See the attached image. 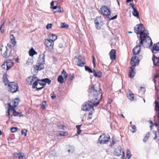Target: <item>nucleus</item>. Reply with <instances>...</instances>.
Returning a JSON list of instances; mask_svg holds the SVG:
<instances>
[{"label":"nucleus","mask_w":159,"mask_h":159,"mask_svg":"<svg viewBox=\"0 0 159 159\" xmlns=\"http://www.w3.org/2000/svg\"><path fill=\"white\" fill-rule=\"evenodd\" d=\"M89 93V96L91 97H93L92 101H88L85 102L83 105V110L87 111L90 109H93V105L95 107L97 106L101 100L102 94L100 92V89L97 90L94 86H92L88 90Z\"/></svg>","instance_id":"f257e3e1"},{"label":"nucleus","mask_w":159,"mask_h":159,"mask_svg":"<svg viewBox=\"0 0 159 159\" xmlns=\"http://www.w3.org/2000/svg\"><path fill=\"white\" fill-rule=\"evenodd\" d=\"M134 32L137 34H140L139 40L140 44H142L144 42L146 45L151 47L153 43L151 38L149 35L148 32L145 30L143 25L142 24L137 25L134 28Z\"/></svg>","instance_id":"f03ea898"},{"label":"nucleus","mask_w":159,"mask_h":159,"mask_svg":"<svg viewBox=\"0 0 159 159\" xmlns=\"http://www.w3.org/2000/svg\"><path fill=\"white\" fill-rule=\"evenodd\" d=\"M19 100L18 98H16V99L13 100L10 103H8V109L7 111V116H9V118H10V113L12 112L13 115H11V116H17L20 114V113L16 111L15 110V108L19 104Z\"/></svg>","instance_id":"7ed1b4c3"},{"label":"nucleus","mask_w":159,"mask_h":159,"mask_svg":"<svg viewBox=\"0 0 159 159\" xmlns=\"http://www.w3.org/2000/svg\"><path fill=\"white\" fill-rule=\"evenodd\" d=\"M100 11L102 14L107 16L109 20H114L117 18V15H116L114 17H111L110 14L111 11L107 6H102L100 9Z\"/></svg>","instance_id":"20e7f679"},{"label":"nucleus","mask_w":159,"mask_h":159,"mask_svg":"<svg viewBox=\"0 0 159 159\" xmlns=\"http://www.w3.org/2000/svg\"><path fill=\"white\" fill-rule=\"evenodd\" d=\"M26 80L28 84L30 85L33 84V88H35L37 86V81L38 80V78L35 75H34L28 77Z\"/></svg>","instance_id":"39448f33"},{"label":"nucleus","mask_w":159,"mask_h":159,"mask_svg":"<svg viewBox=\"0 0 159 159\" xmlns=\"http://www.w3.org/2000/svg\"><path fill=\"white\" fill-rule=\"evenodd\" d=\"M39 58V61L41 62H39L37 64L35 65H34V67L35 71L38 72L39 70H41L43 69L44 68L43 64L44 63V57H43L41 60Z\"/></svg>","instance_id":"423d86ee"},{"label":"nucleus","mask_w":159,"mask_h":159,"mask_svg":"<svg viewBox=\"0 0 159 159\" xmlns=\"http://www.w3.org/2000/svg\"><path fill=\"white\" fill-rule=\"evenodd\" d=\"M9 91L11 93H15L18 91L19 87L18 84L14 82H10L8 85Z\"/></svg>","instance_id":"0eeeda50"},{"label":"nucleus","mask_w":159,"mask_h":159,"mask_svg":"<svg viewBox=\"0 0 159 159\" xmlns=\"http://www.w3.org/2000/svg\"><path fill=\"white\" fill-rule=\"evenodd\" d=\"M110 139V136L108 135L103 134L101 135L98 139V143L101 144L106 143Z\"/></svg>","instance_id":"6e6552de"},{"label":"nucleus","mask_w":159,"mask_h":159,"mask_svg":"<svg viewBox=\"0 0 159 159\" xmlns=\"http://www.w3.org/2000/svg\"><path fill=\"white\" fill-rule=\"evenodd\" d=\"M44 44L48 48L49 50L51 51L53 48L54 41L51 39H46L44 40Z\"/></svg>","instance_id":"1a4fd4ad"},{"label":"nucleus","mask_w":159,"mask_h":159,"mask_svg":"<svg viewBox=\"0 0 159 159\" xmlns=\"http://www.w3.org/2000/svg\"><path fill=\"white\" fill-rule=\"evenodd\" d=\"M75 58L77 61H76L77 65L80 66H83L86 64L84 58L79 56L78 57H76Z\"/></svg>","instance_id":"9d476101"},{"label":"nucleus","mask_w":159,"mask_h":159,"mask_svg":"<svg viewBox=\"0 0 159 159\" xmlns=\"http://www.w3.org/2000/svg\"><path fill=\"white\" fill-rule=\"evenodd\" d=\"M156 96L157 97L155 101V110L157 112V116L158 118V121L159 122V96L157 94V92Z\"/></svg>","instance_id":"9b49d317"},{"label":"nucleus","mask_w":159,"mask_h":159,"mask_svg":"<svg viewBox=\"0 0 159 159\" xmlns=\"http://www.w3.org/2000/svg\"><path fill=\"white\" fill-rule=\"evenodd\" d=\"M143 43L142 44L140 45V42H139V45L136 46L133 49V52L134 54L136 55L139 54L141 49V46H143Z\"/></svg>","instance_id":"f8f14e48"},{"label":"nucleus","mask_w":159,"mask_h":159,"mask_svg":"<svg viewBox=\"0 0 159 159\" xmlns=\"http://www.w3.org/2000/svg\"><path fill=\"white\" fill-rule=\"evenodd\" d=\"M115 154L116 156H119L120 155H122V159H124L125 158V155L124 152L122 151L121 149L119 148H116L115 150Z\"/></svg>","instance_id":"ddd939ff"},{"label":"nucleus","mask_w":159,"mask_h":159,"mask_svg":"<svg viewBox=\"0 0 159 159\" xmlns=\"http://www.w3.org/2000/svg\"><path fill=\"white\" fill-rule=\"evenodd\" d=\"M139 58L136 56L133 57L131 59L130 64L132 66H134L138 65L139 62Z\"/></svg>","instance_id":"4468645a"},{"label":"nucleus","mask_w":159,"mask_h":159,"mask_svg":"<svg viewBox=\"0 0 159 159\" xmlns=\"http://www.w3.org/2000/svg\"><path fill=\"white\" fill-rule=\"evenodd\" d=\"M152 51L153 54H155L159 53V42L153 45Z\"/></svg>","instance_id":"2eb2a0df"},{"label":"nucleus","mask_w":159,"mask_h":159,"mask_svg":"<svg viewBox=\"0 0 159 159\" xmlns=\"http://www.w3.org/2000/svg\"><path fill=\"white\" fill-rule=\"evenodd\" d=\"M37 86L38 85H40L41 87H40L39 86H38V87H37V86L35 88H36V90L37 91H39L40 90L42 89L43 87L45 86V85L44 84V83L42 81H41V80H40L38 78V80L37 81Z\"/></svg>","instance_id":"dca6fc26"},{"label":"nucleus","mask_w":159,"mask_h":159,"mask_svg":"<svg viewBox=\"0 0 159 159\" xmlns=\"http://www.w3.org/2000/svg\"><path fill=\"white\" fill-rule=\"evenodd\" d=\"M14 157L19 159H25L24 153L21 152H15L13 155Z\"/></svg>","instance_id":"f3484780"},{"label":"nucleus","mask_w":159,"mask_h":159,"mask_svg":"<svg viewBox=\"0 0 159 159\" xmlns=\"http://www.w3.org/2000/svg\"><path fill=\"white\" fill-rule=\"evenodd\" d=\"M116 51L114 49H112L109 53V55L110 59L112 60H114L116 59Z\"/></svg>","instance_id":"a211bd4d"},{"label":"nucleus","mask_w":159,"mask_h":159,"mask_svg":"<svg viewBox=\"0 0 159 159\" xmlns=\"http://www.w3.org/2000/svg\"><path fill=\"white\" fill-rule=\"evenodd\" d=\"M14 63L11 60H7L6 61L7 70H8L11 68L13 65Z\"/></svg>","instance_id":"6ab92c4d"},{"label":"nucleus","mask_w":159,"mask_h":159,"mask_svg":"<svg viewBox=\"0 0 159 159\" xmlns=\"http://www.w3.org/2000/svg\"><path fill=\"white\" fill-rule=\"evenodd\" d=\"M101 17H98L96 18L94 22L96 28L98 29H99L100 28V26H99V25L101 22Z\"/></svg>","instance_id":"aec40b11"},{"label":"nucleus","mask_w":159,"mask_h":159,"mask_svg":"<svg viewBox=\"0 0 159 159\" xmlns=\"http://www.w3.org/2000/svg\"><path fill=\"white\" fill-rule=\"evenodd\" d=\"M152 60L154 65L159 67V58L153 55Z\"/></svg>","instance_id":"412c9836"},{"label":"nucleus","mask_w":159,"mask_h":159,"mask_svg":"<svg viewBox=\"0 0 159 159\" xmlns=\"http://www.w3.org/2000/svg\"><path fill=\"white\" fill-rule=\"evenodd\" d=\"M132 8L133 9V11L132 14L133 16L136 17L137 18H139V13L137 11L136 9L134 7V6H132Z\"/></svg>","instance_id":"4be33fe9"},{"label":"nucleus","mask_w":159,"mask_h":159,"mask_svg":"<svg viewBox=\"0 0 159 159\" xmlns=\"http://www.w3.org/2000/svg\"><path fill=\"white\" fill-rule=\"evenodd\" d=\"M130 69L129 77L130 78H133L134 76L135 72L132 67H130Z\"/></svg>","instance_id":"5701e85b"},{"label":"nucleus","mask_w":159,"mask_h":159,"mask_svg":"<svg viewBox=\"0 0 159 159\" xmlns=\"http://www.w3.org/2000/svg\"><path fill=\"white\" fill-rule=\"evenodd\" d=\"M3 82L5 85H8V84L10 83L7 79V74H5L3 75Z\"/></svg>","instance_id":"b1692460"},{"label":"nucleus","mask_w":159,"mask_h":159,"mask_svg":"<svg viewBox=\"0 0 159 159\" xmlns=\"http://www.w3.org/2000/svg\"><path fill=\"white\" fill-rule=\"evenodd\" d=\"M10 54V52L8 50L7 48L5 52L2 54V56L3 58H7L9 57Z\"/></svg>","instance_id":"393cba45"},{"label":"nucleus","mask_w":159,"mask_h":159,"mask_svg":"<svg viewBox=\"0 0 159 159\" xmlns=\"http://www.w3.org/2000/svg\"><path fill=\"white\" fill-rule=\"evenodd\" d=\"M41 81L44 83L45 85L46 84V83H47L48 84H50L51 82V80L48 78L42 79Z\"/></svg>","instance_id":"a878e982"},{"label":"nucleus","mask_w":159,"mask_h":159,"mask_svg":"<svg viewBox=\"0 0 159 159\" xmlns=\"http://www.w3.org/2000/svg\"><path fill=\"white\" fill-rule=\"evenodd\" d=\"M10 40L11 43L13 45V46H14L16 44V41L15 38L13 35H11L10 36Z\"/></svg>","instance_id":"bb28decb"},{"label":"nucleus","mask_w":159,"mask_h":159,"mask_svg":"<svg viewBox=\"0 0 159 159\" xmlns=\"http://www.w3.org/2000/svg\"><path fill=\"white\" fill-rule=\"evenodd\" d=\"M93 75L96 77H100L101 76V72L98 71L94 70L93 72Z\"/></svg>","instance_id":"cd10ccee"},{"label":"nucleus","mask_w":159,"mask_h":159,"mask_svg":"<svg viewBox=\"0 0 159 159\" xmlns=\"http://www.w3.org/2000/svg\"><path fill=\"white\" fill-rule=\"evenodd\" d=\"M35 53H36V51L33 48L30 49L29 51V55L31 56H33Z\"/></svg>","instance_id":"c85d7f7f"},{"label":"nucleus","mask_w":159,"mask_h":159,"mask_svg":"<svg viewBox=\"0 0 159 159\" xmlns=\"http://www.w3.org/2000/svg\"><path fill=\"white\" fill-rule=\"evenodd\" d=\"M57 81L58 82L62 84L63 82V78L61 75L58 76L57 79Z\"/></svg>","instance_id":"c756f323"},{"label":"nucleus","mask_w":159,"mask_h":159,"mask_svg":"<svg viewBox=\"0 0 159 159\" xmlns=\"http://www.w3.org/2000/svg\"><path fill=\"white\" fill-rule=\"evenodd\" d=\"M150 135V133L149 132H148L146 134L145 136L144 137L143 139V141L144 142H146L148 140V139Z\"/></svg>","instance_id":"7c9ffc66"},{"label":"nucleus","mask_w":159,"mask_h":159,"mask_svg":"<svg viewBox=\"0 0 159 159\" xmlns=\"http://www.w3.org/2000/svg\"><path fill=\"white\" fill-rule=\"evenodd\" d=\"M126 156L128 159H130L132 155L130 153V151L129 149H127L126 152Z\"/></svg>","instance_id":"2f4dec72"},{"label":"nucleus","mask_w":159,"mask_h":159,"mask_svg":"<svg viewBox=\"0 0 159 159\" xmlns=\"http://www.w3.org/2000/svg\"><path fill=\"white\" fill-rule=\"evenodd\" d=\"M128 97L129 99L131 101H133L134 100V95L133 93H130L129 95L128 96Z\"/></svg>","instance_id":"473e14b6"},{"label":"nucleus","mask_w":159,"mask_h":159,"mask_svg":"<svg viewBox=\"0 0 159 159\" xmlns=\"http://www.w3.org/2000/svg\"><path fill=\"white\" fill-rule=\"evenodd\" d=\"M131 127L132 129V130H131V132L133 133L137 131V128L134 125H131Z\"/></svg>","instance_id":"72a5a7b5"},{"label":"nucleus","mask_w":159,"mask_h":159,"mask_svg":"<svg viewBox=\"0 0 159 159\" xmlns=\"http://www.w3.org/2000/svg\"><path fill=\"white\" fill-rule=\"evenodd\" d=\"M33 62V60L32 58H29L27 60L26 64L27 65H32Z\"/></svg>","instance_id":"f704fd0d"},{"label":"nucleus","mask_w":159,"mask_h":159,"mask_svg":"<svg viewBox=\"0 0 159 159\" xmlns=\"http://www.w3.org/2000/svg\"><path fill=\"white\" fill-rule=\"evenodd\" d=\"M81 125H77L76 126V127L77 128V132L78 134H80L81 132V130L80 129V128Z\"/></svg>","instance_id":"c9c22d12"},{"label":"nucleus","mask_w":159,"mask_h":159,"mask_svg":"<svg viewBox=\"0 0 159 159\" xmlns=\"http://www.w3.org/2000/svg\"><path fill=\"white\" fill-rule=\"evenodd\" d=\"M61 28H65L68 27L69 26L68 25L66 24L65 23H61Z\"/></svg>","instance_id":"e433bc0d"},{"label":"nucleus","mask_w":159,"mask_h":159,"mask_svg":"<svg viewBox=\"0 0 159 159\" xmlns=\"http://www.w3.org/2000/svg\"><path fill=\"white\" fill-rule=\"evenodd\" d=\"M49 36L50 37H52V39L54 41H55L57 39V36L55 35L54 34H51L49 35Z\"/></svg>","instance_id":"4c0bfd02"},{"label":"nucleus","mask_w":159,"mask_h":159,"mask_svg":"<svg viewBox=\"0 0 159 159\" xmlns=\"http://www.w3.org/2000/svg\"><path fill=\"white\" fill-rule=\"evenodd\" d=\"M85 69L86 71H88L89 73L93 72V71L89 67H88L86 66H85Z\"/></svg>","instance_id":"58836bf2"},{"label":"nucleus","mask_w":159,"mask_h":159,"mask_svg":"<svg viewBox=\"0 0 159 159\" xmlns=\"http://www.w3.org/2000/svg\"><path fill=\"white\" fill-rule=\"evenodd\" d=\"M74 147L73 146H70L69 149L68 150V152H69L72 153L74 151Z\"/></svg>","instance_id":"ea45409f"},{"label":"nucleus","mask_w":159,"mask_h":159,"mask_svg":"<svg viewBox=\"0 0 159 159\" xmlns=\"http://www.w3.org/2000/svg\"><path fill=\"white\" fill-rule=\"evenodd\" d=\"M27 132V129H24L22 130L21 134L22 135H24V136H25L26 135Z\"/></svg>","instance_id":"a19ab883"},{"label":"nucleus","mask_w":159,"mask_h":159,"mask_svg":"<svg viewBox=\"0 0 159 159\" xmlns=\"http://www.w3.org/2000/svg\"><path fill=\"white\" fill-rule=\"evenodd\" d=\"M18 129L17 127H12L11 129V132L14 133L16 132Z\"/></svg>","instance_id":"79ce46f5"},{"label":"nucleus","mask_w":159,"mask_h":159,"mask_svg":"<svg viewBox=\"0 0 159 159\" xmlns=\"http://www.w3.org/2000/svg\"><path fill=\"white\" fill-rule=\"evenodd\" d=\"M61 73L63 75H64V78H67V74L64 70H62Z\"/></svg>","instance_id":"37998d69"},{"label":"nucleus","mask_w":159,"mask_h":159,"mask_svg":"<svg viewBox=\"0 0 159 159\" xmlns=\"http://www.w3.org/2000/svg\"><path fill=\"white\" fill-rule=\"evenodd\" d=\"M46 105V101H44L42 102L41 105V108L42 109H44L45 107V106Z\"/></svg>","instance_id":"c03bdc74"},{"label":"nucleus","mask_w":159,"mask_h":159,"mask_svg":"<svg viewBox=\"0 0 159 159\" xmlns=\"http://www.w3.org/2000/svg\"><path fill=\"white\" fill-rule=\"evenodd\" d=\"M75 78L74 74H70L69 75V80H71L74 79Z\"/></svg>","instance_id":"a18cd8bd"},{"label":"nucleus","mask_w":159,"mask_h":159,"mask_svg":"<svg viewBox=\"0 0 159 159\" xmlns=\"http://www.w3.org/2000/svg\"><path fill=\"white\" fill-rule=\"evenodd\" d=\"M58 128L59 129L65 130V127L64 125H58L57 126Z\"/></svg>","instance_id":"49530a36"},{"label":"nucleus","mask_w":159,"mask_h":159,"mask_svg":"<svg viewBox=\"0 0 159 159\" xmlns=\"http://www.w3.org/2000/svg\"><path fill=\"white\" fill-rule=\"evenodd\" d=\"M66 135H67V132H61L59 134V135L60 136H65L66 135Z\"/></svg>","instance_id":"de8ad7c7"},{"label":"nucleus","mask_w":159,"mask_h":159,"mask_svg":"<svg viewBox=\"0 0 159 159\" xmlns=\"http://www.w3.org/2000/svg\"><path fill=\"white\" fill-rule=\"evenodd\" d=\"M51 97L52 99H55L56 98V96L53 92L51 94Z\"/></svg>","instance_id":"09e8293b"},{"label":"nucleus","mask_w":159,"mask_h":159,"mask_svg":"<svg viewBox=\"0 0 159 159\" xmlns=\"http://www.w3.org/2000/svg\"><path fill=\"white\" fill-rule=\"evenodd\" d=\"M4 23L2 24L0 27V30L1 32L2 33H3L4 32V29H2L4 27Z\"/></svg>","instance_id":"8fccbe9b"},{"label":"nucleus","mask_w":159,"mask_h":159,"mask_svg":"<svg viewBox=\"0 0 159 159\" xmlns=\"http://www.w3.org/2000/svg\"><path fill=\"white\" fill-rule=\"evenodd\" d=\"M52 26V24H48L46 26V28L47 29H48L50 28H51Z\"/></svg>","instance_id":"3c124183"},{"label":"nucleus","mask_w":159,"mask_h":159,"mask_svg":"<svg viewBox=\"0 0 159 159\" xmlns=\"http://www.w3.org/2000/svg\"><path fill=\"white\" fill-rule=\"evenodd\" d=\"M92 59H93V64L94 66V67H95V65H96L95 64V57L94 56H93Z\"/></svg>","instance_id":"603ef678"},{"label":"nucleus","mask_w":159,"mask_h":159,"mask_svg":"<svg viewBox=\"0 0 159 159\" xmlns=\"http://www.w3.org/2000/svg\"><path fill=\"white\" fill-rule=\"evenodd\" d=\"M58 47L60 48H62L63 47V45L62 43H60L58 44Z\"/></svg>","instance_id":"864d4df0"},{"label":"nucleus","mask_w":159,"mask_h":159,"mask_svg":"<svg viewBox=\"0 0 159 159\" xmlns=\"http://www.w3.org/2000/svg\"><path fill=\"white\" fill-rule=\"evenodd\" d=\"M5 64L4 63L1 66V67L3 69H5Z\"/></svg>","instance_id":"5fc2aeb1"},{"label":"nucleus","mask_w":159,"mask_h":159,"mask_svg":"<svg viewBox=\"0 0 159 159\" xmlns=\"http://www.w3.org/2000/svg\"><path fill=\"white\" fill-rule=\"evenodd\" d=\"M54 2L53 1H52L50 3V4H51V8L52 7V6H53L54 5Z\"/></svg>","instance_id":"6e6d98bb"},{"label":"nucleus","mask_w":159,"mask_h":159,"mask_svg":"<svg viewBox=\"0 0 159 159\" xmlns=\"http://www.w3.org/2000/svg\"><path fill=\"white\" fill-rule=\"evenodd\" d=\"M155 137L154 138V139H155L157 138V132H155Z\"/></svg>","instance_id":"4d7b16f0"},{"label":"nucleus","mask_w":159,"mask_h":159,"mask_svg":"<svg viewBox=\"0 0 159 159\" xmlns=\"http://www.w3.org/2000/svg\"><path fill=\"white\" fill-rule=\"evenodd\" d=\"M52 8L53 9H56L57 8V6H55L53 7Z\"/></svg>","instance_id":"13d9d810"},{"label":"nucleus","mask_w":159,"mask_h":159,"mask_svg":"<svg viewBox=\"0 0 159 159\" xmlns=\"http://www.w3.org/2000/svg\"><path fill=\"white\" fill-rule=\"evenodd\" d=\"M133 1V0H127L126 2H129Z\"/></svg>","instance_id":"bf43d9fd"},{"label":"nucleus","mask_w":159,"mask_h":159,"mask_svg":"<svg viewBox=\"0 0 159 159\" xmlns=\"http://www.w3.org/2000/svg\"><path fill=\"white\" fill-rule=\"evenodd\" d=\"M92 112L90 111L89 112V115H90V116H91L92 115Z\"/></svg>","instance_id":"052dcab7"},{"label":"nucleus","mask_w":159,"mask_h":159,"mask_svg":"<svg viewBox=\"0 0 159 159\" xmlns=\"http://www.w3.org/2000/svg\"><path fill=\"white\" fill-rule=\"evenodd\" d=\"M153 81H154L155 84L156 83V79H155V78H154L153 79Z\"/></svg>","instance_id":"680f3d73"},{"label":"nucleus","mask_w":159,"mask_h":159,"mask_svg":"<svg viewBox=\"0 0 159 159\" xmlns=\"http://www.w3.org/2000/svg\"><path fill=\"white\" fill-rule=\"evenodd\" d=\"M134 6V5H133V4L131 3H130L129 4V6H131V7L132 8V6Z\"/></svg>","instance_id":"e2e57ef3"},{"label":"nucleus","mask_w":159,"mask_h":159,"mask_svg":"<svg viewBox=\"0 0 159 159\" xmlns=\"http://www.w3.org/2000/svg\"><path fill=\"white\" fill-rule=\"evenodd\" d=\"M88 117H89V118L90 119H91L92 118V116H90V115H88Z\"/></svg>","instance_id":"0e129e2a"},{"label":"nucleus","mask_w":159,"mask_h":159,"mask_svg":"<svg viewBox=\"0 0 159 159\" xmlns=\"http://www.w3.org/2000/svg\"><path fill=\"white\" fill-rule=\"evenodd\" d=\"M158 77V76L157 75H156L155 76L154 78H155V79H156V78H157V77Z\"/></svg>","instance_id":"69168bd1"},{"label":"nucleus","mask_w":159,"mask_h":159,"mask_svg":"<svg viewBox=\"0 0 159 159\" xmlns=\"http://www.w3.org/2000/svg\"><path fill=\"white\" fill-rule=\"evenodd\" d=\"M57 11L58 12H61V10H58Z\"/></svg>","instance_id":"338daca9"},{"label":"nucleus","mask_w":159,"mask_h":159,"mask_svg":"<svg viewBox=\"0 0 159 159\" xmlns=\"http://www.w3.org/2000/svg\"><path fill=\"white\" fill-rule=\"evenodd\" d=\"M128 33H132V31H129L128 32Z\"/></svg>","instance_id":"774afa93"}]
</instances>
